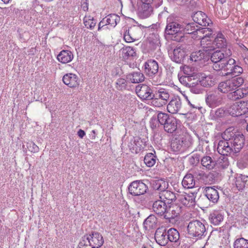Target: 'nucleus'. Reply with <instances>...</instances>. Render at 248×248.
I'll list each match as a JSON object with an SVG mask.
<instances>
[{"mask_svg":"<svg viewBox=\"0 0 248 248\" xmlns=\"http://www.w3.org/2000/svg\"><path fill=\"white\" fill-rule=\"evenodd\" d=\"M223 139L229 140L233 153H239L245 144V137L242 134L236 133L232 127L226 129L221 135Z\"/></svg>","mask_w":248,"mask_h":248,"instance_id":"f257e3e1","label":"nucleus"},{"mask_svg":"<svg viewBox=\"0 0 248 248\" xmlns=\"http://www.w3.org/2000/svg\"><path fill=\"white\" fill-rule=\"evenodd\" d=\"M104 243L102 235L97 232L84 235L79 242L78 248H99Z\"/></svg>","mask_w":248,"mask_h":248,"instance_id":"f03ea898","label":"nucleus"},{"mask_svg":"<svg viewBox=\"0 0 248 248\" xmlns=\"http://www.w3.org/2000/svg\"><path fill=\"white\" fill-rule=\"evenodd\" d=\"M187 233L189 237L201 238L206 231L204 224L199 220H193L187 226Z\"/></svg>","mask_w":248,"mask_h":248,"instance_id":"7ed1b4c3","label":"nucleus"},{"mask_svg":"<svg viewBox=\"0 0 248 248\" xmlns=\"http://www.w3.org/2000/svg\"><path fill=\"white\" fill-rule=\"evenodd\" d=\"M243 83L244 79L242 77L232 78L220 82L218 86V89L223 93H227L236 90Z\"/></svg>","mask_w":248,"mask_h":248,"instance_id":"20e7f679","label":"nucleus"},{"mask_svg":"<svg viewBox=\"0 0 248 248\" xmlns=\"http://www.w3.org/2000/svg\"><path fill=\"white\" fill-rule=\"evenodd\" d=\"M162 184H164V187H162L161 184L160 183L158 184L159 186L157 188V190L158 191H160V192H158L157 191H155L152 193L150 195V199H153L154 197L155 198L157 196H159V198L163 202L167 201L168 203L169 202H171L176 200V197L174 193L168 190H165V185L166 183L165 182H162Z\"/></svg>","mask_w":248,"mask_h":248,"instance_id":"39448f33","label":"nucleus"},{"mask_svg":"<svg viewBox=\"0 0 248 248\" xmlns=\"http://www.w3.org/2000/svg\"><path fill=\"white\" fill-rule=\"evenodd\" d=\"M183 25L176 21H170L167 20V25L165 29V33L168 35H175L174 40L177 41H180L183 37L182 32Z\"/></svg>","mask_w":248,"mask_h":248,"instance_id":"423d86ee","label":"nucleus"},{"mask_svg":"<svg viewBox=\"0 0 248 248\" xmlns=\"http://www.w3.org/2000/svg\"><path fill=\"white\" fill-rule=\"evenodd\" d=\"M247 102L241 101L240 102H236L228 107L226 111L227 113L232 116L238 117L246 112V109L245 108H247Z\"/></svg>","mask_w":248,"mask_h":248,"instance_id":"0eeeda50","label":"nucleus"},{"mask_svg":"<svg viewBox=\"0 0 248 248\" xmlns=\"http://www.w3.org/2000/svg\"><path fill=\"white\" fill-rule=\"evenodd\" d=\"M148 189L147 186L141 181H133L128 187L130 194L135 196L144 194Z\"/></svg>","mask_w":248,"mask_h":248,"instance_id":"6e6552de","label":"nucleus"},{"mask_svg":"<svg viewBox=\"0 0 248 248\" xmlns=\"http://www.w3.org/2000/svg\"><path fill=\"white\" fill-rule=\"evenodd\" d=\"M136 93L142 100H151L155 97L153 90L145 84H139L136 87Z\"/></svg>","mask_w":248,"mask_h":248,"instance_id":"1a4fd4ad","label":"nucleus"},{"mask_svg":"<svg viewBox=\"0 0 248 248\" xmlns=\"http://www.w3.org/2000/svg\"><path fill=\"white\" fill-rule=\"evenodd\" d=\"M231 55L232 52L229 49L217 50L213 52L211 56V60L214 63L212 66L213 68L214 69L215 64H217L218 65L220 64V62L221 63L223 62L224 61H225V59H228Z\"/></svg>","mask_w":248,"mask_h":248,"instance_id":"9d476101","label":"nucleus"},{"mask_svg":"<svg viewBox=\"0 0 248 248\" xmlns=\"http://www.w3.org/2000/svg\"><path fill=\"white\" fill-rule=\"evenodd\" d=\"M235 63V61L234 59L229 58L228 59H225V61H224L222 63L221 62L220 64L218 65H217V64H215L214 66V69L216 71L223 70L225 73L224 74L222 73V75H230L231 73H232L233 67Z\"/></svg>","mask_w":248,"mask_h":248,"instance_id":"9b49d317","label":"nucleus"},{"mask_svg":"<svg viewBox=\"0 0 248 248\" xmlns=\"http://www.w3.org/2000/svg\"><path fill=\"white\" fill-rule=\"evenodd\" d=\"M223 101L222 95L218 92L209 93L206 97V103L211 108L220 105Z\"/></svg>","mask_w":248,"mask_h":248,"instance_id":"f8f14e48","label":"nucleus"},{"mask_svg":"<svg viewBox=\"0 0 248 248\" xmlns=\"http://www.w3.org/2000/svg\"><path fill=\"white\" fill-rule=\"evenodd\" d=\"M141 30L138 27H132L126 31L124 34V38L127 43L133 42L139 39Z\"/></svg>","mask_w":248,"mask_h":248,"instance_id":"ddd939ff","label":"nucleus"},{"mask_svg":"<svg viewBox=\"0 0 248 248\" xmlns=\"http://www.w3.org/2000/svg\"><path fill=\"white\" fill-rule=\"evenodd\" d=\"M169 54L171 60L178 63H182L185 58L186 52L181 47H176L172 50H170Z\"/></svg>","mask_w":248,"mask_h":248,"instance_id":"4468645a","label":"nucleus"},{"mask_svg":"<svg viewBox=\"0 0 248 248\" xmlns=\"http://www.w3.org/2000/svg\"><path fill=\"white\" fill-rule=\"evenodd\" d=\"M144 71L149 77H153L158 72V64L156 61L150 59L144 63Z\"/></svg>","mask_w":248,"mask_h":248,"instance_id":"2eb2a0df","label":"nucleus"},{"mask_svg":"<svg viewBox=\"0 0 248 248\" xmlns=\"http://www.w3.org/2000/svg\"><path fill=\"white\" fill-rule=\"evenodd\" d=\"M167 231L165 227H161L157 229L155 234L156 242L160 246H165L168 243Z\"/></svg>","mask_w":248,"mask_h":248,"instance_id":"dca6fc26","label":"nucleus"},{"mask_svg":"<svg viewBox=\"0 0 248 248\" xmlns=\"http://www.w3.org/2000/svg\"><path fill=\"white\" fill-rule=\"evenodd\" d=\"M192 17L195 24L197 23L202 26H208L212 23L211 20L201 11H198L194 13L192 16Z\"/></svg>","mask_w":248,"mask_h":248,"instance_id":"f3484780","label":"nucleus"},{"mask_svg":"<svg viewBox=\"0 0 248 248\" xmlns=\"http://www.w3.org/2000/svg\"><path fill=\"white\" fill-rule=\"evenodd\" d=\"M232 149L229 140L223 139V140L219 141L217 148V150L219 154L222 155L227 156L232 152L233 153Z\"/></svg>","mask_w":248,"mask_h":248,"instance_id":"a211bd4d","label":"nucleus"},{"mask_svg":"<svg viewBox=\"0 0 248 248\" xmlns=\"http://www.w3.org/2000/svg\"><path fill=\"white\" fill-rule=\"evenodd\" d=\"M62 81L70 88H76L79 84V80L78 77L73 73L65 74L63 77Z\"/></svg>","mask_w":248,"mask_h":248,"instance_id":"6ab92c4d","label":"nucleus"},{"mask_svg":"<svg viewBox=\"0 0 248 248\" xmlns=\"http://www.w3.org/2000/svg\"><path fill=\"white\" fill-rule=\"evenodd\" d=\"M181 212V207L177 204H172L167 207L166 212L164 215L165 219L174 218L178 217Z\"/></svg>","mask_w":248,"mask_h":248,"instance_id":"aec40b11","label":"nucleus"},{"mask_svg":"<svg viewBox=\"0 0 248 248\" xmlns=\"http://www.w3.org/2000/svg\"><path fill=\"white\" fill-rule=\"evenodd\" d=\"M182 103L181 99L178 97L172 98L167 105L168 112L172 114L178 113L181 109Z\"/></svg>","mask_w":248,"mask_h":248,"instance_id":"412c9836","label":"nucleus"},{"mask_svg":"<svg viewBox=\"0 0 248 248\" xmlns=\"http://www.w3.org/2000/svg\"><path fill=\"white\" fill-rule=\"evenodd\" d=\"M145 142L139 138L132 140L128 145L129 149L132 153H139L146 146Z\"/></svg>","mask_w":248,"mask_h":248,"instance_id":"4be33fe9","label":"nucleus"},{"mask_svg":"<svg viewBox=\"0 0 248 248\" xmlns=\"http://www.w3.org/2000/svg\"><path fill=\"white\" fill-rule=\"evenodd\" d=\"M153 5L146 4H142L141 7L139 9V16L142 19L149 17L153 14Z\"/></svg>","mask_w":248,"mask_h":248,"instance_id":"5701e85b","label":"nucleus"},{"mask_svg":"<svg viewBox=\"0 0 248 248\" xmlns=\"http://www.w3.org/2000/svg\"><path fill=\"white\" fill-rule=\"evenodd\" d=\"M167 205L165 202L162 201L161 199L160 200H156L153 204V210L155 213L156 214L162 216H163L164 217L165 212L167 210Z\"/></svg>","mask_w":248,"mask_h":248,"instance_id":"b1692460","label":"nucleus"},{"mask_svg":"<svg viewBox=\"0 0 248 248\" xmlns=\"http://www.w3.org/2000/svg\"><path fill=\"white\" fill-rule=\"evenodd\" d=\"M204 194L207 199L213 203H216L219 199L218 192L213 187H206L204 189Z\"/></svg>","mask_w":248,"mask_h":248,"instance_id":"393cba45","label":"nucleus"},{"mask_svg":"<svg viewBox=\"0 0 248 248\" xmlns=\"http://www.w3.org/2000/svg\"><path fill=\"white\" fill-rule=\"evenodd\" d=\"M211 39L203 37L201 38V45L203 48V51L208 54L210 53V51L214 50L216 48L214 41Z\"/></svg>","mask_w":248,"mask_h":248,"instance_id":"a878e982","label":"nucleus"},{"mask_svg":"<svg viewBox=\"0 0 248 248\" xmlns=\"http://www.w3.org/2000/svg\"><path fill=\"white\" fill-rule=\"evenodd\" d=\"M73 59V55L69 50H62L57 56L58 60L62 63H67L70 62Z\"/></svg>","mask_w":248,"mask_h":248,"instance_id":"bb28decb","label":"nucleus"},{"mask_svg":"<svg viewBox=\"0 0 248 248\" xmlns=\"http://www.w3.org/2000/svg\"><path fill=\"white\" fill-rule=\"evenodd\" d=\"M177 128V121L176 118L171 116L164 125V130L168 133H172Z\"/></svg>","mask_w":248,"mask_h":248,"instance_id":"cd10ccee","label":"nucleus"},{"mask_svg":"<svg viewBox=\"0 0 248 248\" xmlns=\"http://www.w3.org/2000/svg\"><path fill=\"white\" fill-rule=\"evenodd\" d=\"M183 186L185 188H192L195 185V181L193 175L187 174L184 177L182 182Z\"/></svg>","mask_w":248,"mask_h":248,"instance_id":"c85d7f7f","label":"nucleus"},{"mask_svg":"<svg viewBox=\"0 0 248 248\" xmlns=\"http://www.w3.org/2000/svg\"><path fill=\"white\" fill-rule=\"evenodd\" d=\"M156 224L157 218L154 215H150L143 222L145 229L148 230L155 228Z\"/></svg>","mask_w":248,"mask_h":248,"instance_id":"c756f323","label":"nucleus"},{"mask_svg":"<svg viewBox=\"0 0 248 248\" xmlns=\"http://www.w3.org/2000/svg\"><path fill=\"white\" fill-rule=\"evenodd\" d=\"M127 78L132 83H138L144 81V76L141 72H136L127 75Z\"/></svg>","mask_w":248,"mask_h":248,"instance_id":"7c9ffc66","label":"nucleus"},{"mask_svg":"<svg viewBox=\"0 0 248 248\" xmlns=\"http://www.w3.org/2000/svg\"><path fill=\"white\" fill-rule=\"evenodd\" d=\"M122 57L124 59L136 57L137 54L135 49L131 46H126L121 49Z\"/></svg>","mask_w":248,"mask_h":248,"instance_id":"2f4dec72","label":"nucleus"},{"mask_svg":"<svg viewBox=\"0 0 248 248\" xmlns=\"http://www.w3.org/2000/svg\"><path fill=\"white\" fill-rule=\"evenodd\" d=\"M197 34L201 39L203 37H206L208 39L214 38L215 34H213V31L211 29L209 28H204L202 29H198L197 31Z\"/></svg>","mask_w":248,"mask_h":248,"instance_id":"473e14b6","label":"nucleus"},{"mask_svg":"<svg viewBox=\"0 0 248 248\" xmlns=\"http://www.w3.org/2000/svg\"><path fill=\"white\" fill-rule=\"evenodd\" d=\"M207 58V54L204 51L200 50L193 52L190 55V60L195 62H204V59Z\"/></svg>","mask_w":248,"mask_h":248,"instance_id":"72a5a7b5","label":"nucleus"},{"mask_svg":"<svg viewBox=\"0 0 248 248\" xmlns=\"http://www.w3.org/2000/svg\"><path fill=\"white\" fill-rule=\"evenodd\" d=\"M180 201L183 205L188 207L193 206L195 205V197L193 194H186L181 196Z\"/></svg>","mask_w":248,"mask_h":248,"instance_id":"f704fd0d","label":"nucleus"},{"mask_svg":"<svg viewBox=\"0 0 248 248\" xmlns=\"http://www.w3.org/2000/svg\"><path fill=\"white\" fill-rule=\"evenodd\" d=\"M209 218L212 224L217 225L223 221L224 217L220 213L214 211L210 215Z\"/></svg>","mask_w":248,"mask_h":248,"instance_id":"c9c22d12","label":"nucleus"},{"mask_svg":"<svg viewBox=\"0 0 248 248\" xmlns=\"http://www.w3.org/2000/svg\"><path fill=\"white\" fill-rule=\"evenodd\" d=\"M201 85L204 87H211L215 83V79L211 75L202 76L199 81Z\"/></svg>","mask_w":248,"mask_h":248,"instance_id":"e433bc0d","label":"nucleus"},{"mask_svg":"<svg viewBox=\"0 0 248 248\" xmlns=\"http://www.w3.org/2000/svg\"><path fill=\"white\" fill-rule=\"evenodd\" d=\"M183 30L182 32L187 34H192L195 32H197V31L198 29L196 28L198 27L197 25H196L195 23H183Z\"/></svg>","mask_w":248,"mask_h":248,"instance_id":"4c0bfd02","label":"nucleus"},{"mask_svg":"<svg viewBox=\"0 0 248 248\" xmlns=\"http://www.w3.org/2000/svg\"><path fill=\"white\" fill-rule=\"evenodd\" d=\"M168 242H177L180 238L178 231L174 228H170L167 231Z\"/></svg>","mask_w":248,"mask_h":248,"instance_id":"58836bf2","label":"nucleus"},{"mask_svg":"<svg viewBox=\"0 0 248 248\" xmlns=\"http://www.w3.org/2000/svg\"><path fill=\"white\" fill-rule=\"evenodd\" d=\"M201 164L206 169L211 170L214 168L216 163L210 156H205L202 158Z\"/></svg>","mask_w":248,"mask_h":248,"instance_id":"ea45409f","label":"nucleus"},{"mask_svg":"<svg viewBox=\"0 0 248 248\" xmlns=\"http://www.w3.org/2000/svg\"><path fill=\"white\" fill-rule=\"evenodd\" d=\"M213 39L216 47L222 48L226 46V40L222 33H218L216 37H214Z\"/></svg>","mask_w":248,"mask_h":248,"instance_id":"a19ab883","label":"nucleus"},{"mask_svg":"<svg viewBox=\"0 0 248 248\" xmlns=\"http://www.w3.org/2000/svg\"><path fill=\"white\" fill-rule=\"evenodd\" d=\"M155 97L161 100L165 104L170 97L169 92L164 89L159 90L157 92L154 93Z\"/></svg>","mask_w":248,"mask_h":248,"instance_id":"79ce46f5","label":"nucleus"},{"mask_svg":"<svg viewBox=\"0 0 248 248\" xmlns=\"http://www.w3.org/2000/svg\"><path fill=\"white\" fill-rule=\"evenodd\" d=\"M246 93H244L241 89L235 90L227 94L228 98L232 101H235L244 97Z\"/></svg>","mask_w":248,"mask_h":248,"instance_id":"37998d69","label":"nucleus"},{"mask_svg":"<svg viewBox=\"0 0 248 248\" xmlns=\"http://www.w3.org/2000/svg\"><path fill=\"white\" fill-rule=\"evenodd\" d=\"M105 19L106 20L108 25H110L111 27H115L120 21V17L116 14H110Z\"/></svg>","mask_w":248,"mask_h":248,"instance_id":"c03bdc74","label":"nucleus"},{"mask_svg":"<svg viewBox=\"0 0 248 248\" xmlns=\"http://www.w3.org/2000/svg\"><path fill=\"white\" fill-rule=\"evenodd\" d=\"M234 248H248V240L243 237L236 239L233 243Z\"/></svg>","mask_w":248,"mask_h":248,"instance_id":"a18cd8bd","label":"nucleus"},{"mask_svg":"<svg viewBox=\"0 0 248 248\" xmlns=\"http://www.w3.org/2000/svg\"><path fill=\"white\" fill-rule=\"evenodd\" d=\"M155 156L153 153L147 154L144 157V162L147 166L151 167L153 166L156 162Z\"/></svg>","mask_w":248,"mask_h":248,"instance_id":"49530a36","label":"nucleus"},{"mask_svg":"<svg viewBox=\"0 0 248 248\" xmlns=\"http://www.w3.org/2000/svg\"><path fill=\"white\" fill-rule=\"evenodd\" d=\"M202 86V85H201V83L199 82L197 83H191L188 88H189L190 91L191 93L195 94H200L202 93L203 91V89Z\"/></svg>","mask_w":248,"mask_h":248,"instance_id":"de8ad7c7","label":"nucleus"},{"mask_svg":"<svg viewBox=\"0 0 248 248\" xmlns=\"http://www.w3.org/2000/svg\"><path fill=\"white\" fill-rule=\"evenodd\" d=\"M230 163L228 158L226 155L220 156L217 160V165L219 168L223 169L227 168Z\"/></svg>","mask_w":248,"mask_h":248,"instance_id":"09e8293b","label":"nucleus"},{"mask_svg":"<svg viewBox=\"0 0 248 248\" xmlns=\"http://www.w3.org/2000/svg\"><path fill=\"white\" fill-rule=\"evenodd\" d=\"M245 179V178L242 176L236 178L235 184L236 188L238 190H242L245 187L246 182Z\"/></svg>","mask_w":248,"mask_h":248,"instance_id":"8fccbe9b","label":"nucleus"},{"mask_svg":"<svg viewBox=\"0 0 248 248\" xmlns=\"http://www.w3.org/2000/svg\"><path fill=\"white\" fill-rule=\"evenodd\" d=\"M84 23L85 26L90 29H93L96 25L93 18L91 16H85L84 18Z\"/></svg>","mask_w":248,"mask_h":248,"instance_id":"3c124183","label":"nucleus"},{"mask_svg":"<svg viewBox=\"0 0 248 248\" xmlns=\"http://www.w3.org/2000/svg\"><path fill=\"white\" fill-rule=\"evenodd\" d=\"M170 117L167 113L159 112L157 114V121L160 124L164 125Z\"/></svg>","mask_w":248,"mask_h":248,"instance_id":"603ef678","label":"nucleus"},{"mask_svg":"<svg viewBox=\"0 0 248 248\" xmlns=\"http://www.w3.org/2000/svg\"><path fill=\"white\" fill-rule=\"evenodd\" d=\"M171 147L175 152L181 150L183 147V141L175 139L171 143Z\"/></svg>","mask_w":248,"mask_h":248,"instance_id":"864d4df0","label":"nucleus"},{"mask_svg":"<svg viewBox=\"0 0 248 248\" xmlns=\"http://www.w3.org/2000/svg\"><path fill=\"white\" fill-rule=\"evenodd\" d=\"M116 88L119 90H124L126 88L127 82L124 78H120L117 79L116 82Z\"/></svg>","mask_w":248,"mask_h":248,"instance_id":"5fc2aeb1","label":"nucleus"},{"mask_svg":"<svg viewBox=\"0 0 248 248\" xmlns=\"http://www.w3.org/2000/svg\"><path fill=\"white\" fill-rule=\"evenodd\" d=\"M142 4H148L153 5L155 7L157 8L162 3V0H140Z\"/></svg>","mask_w":248,"mask_h":248,"instance_id":"6e6d98bb","label":"nucleus"},{"mask_svg":"<svg viewBox=\"0 0 248 248\" xmlns=\"http://www.w3.org/2000/svg\"><path fill=\"white\" fill-rule=\"evenodd\" d=\"M190 78L189 76H182L179 77V80L180 83L186 87H188L191 83H190Z\"/></svg>","mask_w":248,"mask_h":248,"instance_id":"4d7b16f0","label":"nucleus"},{"mask_svg":"<svg viewBox=\"0 0 248 248\" xmlns=\"http://www.w3.org/2000/svg\"><path fill=\"white\" fill-rule=\"evenodd\" d=\"M27 147L29 151L32 153H37L39 151V148L33 142L29 141L27 143Z\"/></svg>","mask_w":248,"mask_h":248,"instance_id":"13d9d810","label":"nucleus"},{"mask_svg":"<svg viewBox=\"0 0 248 248\" xmlns=\"http://www.w3.org/2000/svg\"><path fill=\"white\" fill-rule=\"evenodd\" d=\"M243 71V69L241 67L234 64L231 75L233 76V78H238L237 76L242 73Z\"/></svg>","mask_w":248,"mask_h":248,"instance_id":"bf43d9fd","label":"nucleus"},{"mask_svg":"<svg viewBox=\"0 0 248 248\" xmlns=\"http://www.w3.org/2000/svg\"><path fill=\"white\" fill-rule=\"evenodd\" d=\"M201 156L197 153L194 154L189 158L190 163L192 164H196L198 163L200 160Z\"/></svg>","mask_w":248,"mask_h":248,"instance_id":"052dcab7","label":"nucleus"},{"mask_svg":"<svg viewBox=\"0 0 248 248\" xmlns=\"http://www.w3.org/2000/svg\"><path fill=\"white\" fill-rule=\"evenodd\" d=\"M159 98H157L156 96L152 99V104L157 107H160L165 105L162 101H160Z\"/></svg>","mask_w":248,"mask_h":248,"instance_id":"680f3d73","label":"nucleus"},{"mask_svg":"<svg viewBox=\"0 0 248 248\" xmlns=\"http://www.w3.org/2000/svg\"><path fill=\"white\" fill-rule=\"evenodd\" d=\"M192 68L188 66H185L183 68V72L186 76H189L192 75L193 74Z\"/></svg>","mask_w":248,"mask_h":248,"instance_id":"e2e57ef3","label":"nucleus"},{"mask_svg":"<svg viewBox=\"0 0 248 248\" xmlns=\"http://www.w3.org/2000/svg\"><path fill=\"white\" fill-rule=\"evenodd\" d=\"M225 113H227L226 110H225L222 108H219L216 110L215 114L217 117H222L225 115Z\"/></svg>","mask_w":248,"mask_h":248,"instance_id":"0e129e2a","label":"nucleus"},{"mask_svg":"<svg viewBox=\"0 0 248 248\" xmlns=\"http://www.w3.org/2000/svg\"><path fill=\"white\" fill-rule=\"evenodd\" d=\"M177 4L181 5H187L192 0H174Z\"/></svg>","mask_w":248,"mask_h":248,"instance_id":"69168bd1","label":"nucleus"},{"mask_svg":"<svg viewBox=\"0 0 248 248\" xmlns=\"http://www.w3.org/2000/svg\"><path fill=\"white\" fill-rule=\"evenodd\" d=\"M108 24L106 22V20L104 18H103L99 23L98 24V30H100L102 27H103L104 26L107 25Z\"/></svg>","mask_w":248,"mask_h":248,"instance_id":"338daca9","label":"nucleus"},{"mask_svg":"<svg viewBox=\"0 0 248 248\" xmlns=\"http://www.w3.org/2000/svg\"><path fill=\"white\" fill-rule=\"evenodd\" d=\"M182 94L184 95V96L185 97V99L188 102V104L191 106V108H198L197 106L195 105V104H192L191 103V102L188 100V97L185 94H184L183 93H182Z\"/></svg>","mask_w":248,"mask_h":248,"instance_id":"774afa93","label":"nucleus"}]
</instances>
